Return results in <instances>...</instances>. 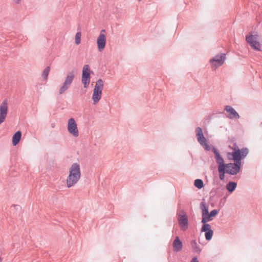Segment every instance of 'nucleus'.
<instances>
[{
    "mask_svg": "<svg viewBox=\"0 0 262 262\" xmlns=\"http://www.w3.org/2000/svg\"><path fill=\"white\" fill-rule=\"evenodd\" d=\"M229 147L232 149V151L227 154V158L229 160H233L235 163L225 164V170L227 173L234 175L239 171L241 160L247 155L248 150L246 148L239 149L235 144H234L232 147Z\"/></svg>",
    "mask_w": 262,
    "mask_h": 262,
    "instance_id": "nucleus-1",
    "label": "nucleus"
},
{
    "mask_svg": "<svg viewBox=\"0 0 262 262\" xmlns=\"http://www.w3.org/2000/svg\"><path fill=\"white\" fill-rule=\"evenodd\" d=\"M81 177L80 167L78 163H73L69 169V174L66 179L67 187L70 188L75 186Z\"/></svg>",
    "mask_w": 262,
    "mask_h": 262,
    "instance_id": "nucleus-2",
    "label": "nucleus"
},
{
    "mask_svg": "<svg viewBox=\"0 0 262 262\" xmlns=\"http://www.w3.org/2000/svg\"><path fill=\"white\" fill-rule=\"evenodd\" d=\"M103 86L104 82L101 79H99L96 81L92 95V100L94 105L96 104L101 98Z\"/></svg>",
    "mask_w": 262,
    "mask_h": 262,
    "instance_id": "nucleus-3",
    "label": "nucleus"
},
{
    "mask_svg": "<svg viewBox=\"0 0 262 262\" xmlns=\"http://www.w3.org/2000/svg\"><path fill=\"white\" fill-rule=\"evenodd\" d=\"M75 74L76 72L74 70L67 73L63 83L59 88V93L60 95L63 94L70 88L73 81Z\"/></svg>",
    "mask_w": 262,
    "mask_h": 262,
    "instance_id": "nucleus-4",
    "label": "nucleus"
},
{
    "mask_svg": "<svg viewBox=\"0 0 262 262\" xmlns=\"http://www.w3.org/2000/svg\"><path fill=\"white\" fill-rule=\"evenodd\" d=\"M246 40L252 48L255 50H260V44L258 35L257 34L247 35Z\"/></svg>",
    "mask_w": 262,
    "mask_h": 262,
    "instance_id": "nucleus-5",
    "label": "nucleus"
},
{
    "mask_svg": "<svg viewBox=\"0 0 262 262\" xmlns=\"http://www.w3.org/2000/svg\"><path fill=\"white\" fill-rule=\"evenodd\" d=\"M67 130L69 133L74 137H78L79 136V130L77 124L73 118H71L68 120Z\"/></svg>",
    "mask_w": 262,
    "mask_h": 262,
    "instance_id": "nucleus-6",
    "label": "nucleus"
},
{
    "mask_svg": "<svg viewBox=\"0 0 262 262\" xmlns=\"http://www.w3.org/2000/svg\"><path fill=\"white\" fill-rule=\"evenodd\" d=\"M226 58V54L224 53H221L211 58L210 60L211 68L213 69H216L217 68L223 65L225 62Z\"/></svg>",
    "mask_w": 262,
    "mask_h": 262,
    "instance_id": "nucleus-7",
    "label": "nucleus"
},
{
    "mask_svg": "<svg viewBox=\"0 0 262 262\" xmlns=\"http://www.w3.org/2000/svg\"><path fill=\"white\" fill-rule=\"evenodd\" d=\"M8 112V103L5 99L0 104V125L5 121Z\"/></svg>",
    "mask_w": 262,
    "mask_h": 262,
    "instance_id": "nucleus-8",
    "label": "nucleus"
},
{
    "mask_svg": "<svg viewBox=\"0 0 262 262\" xmlns=\"http://www.w3.org/2000/svg\"><path fill=\"white\" fill-rule=\"evenodd\" d=\"M105 31L104 30H102L97 39V45L98 50L101 52L105 48L106 42Z\"/></svg>",
    "mask_w": 262,
    "mask_h": 262,
    "instance_id": "nucleus-9",
    "label": "nucleus"
},
{
    "mask_svg": "<svg viewBox=\"0 0 262 262\" xmlns=\"http://www.w3.org/2000/svg\"><path fill=\"white\" fill-rule=\"evenodd\" d=\"M195 132L197 140L199 143L203 146L206 150H209V146L206 143V140L203 135L201 128L199 127H197L196 128Z\"/></svg>",
    "mask_w": 262,
    "mask_h": 262,
    "instance_id": "nucleus-10",
    "label": "nucleus"
},
{
    "mask_svg": "<svg viewBox=\"0 0 262 262\" xmlns=\"http://www.w3.org/2000/svg\"><path fill=\"white\" fill-rule=\"evenodd\" d=\"M225 110L229 113L228 117L230 119H238L240 116L236 111L231 106L227 105L225 107Z\"/></svg>",
    "mask_w": 262,
    "mask_h": 262,
    "instance_id": "nucleus-11",
    "label": "nucleus"
},
{
    "mask_svg": "<svg viewBox=\"0 0 262 262\" xmlns=\"http://www.w3.org/2000/svg\"><path fill=\"white\" fill-rule=\"evenodd\" d=\"M212 150L214 154L216 162L217 163V164L219 165V166H222L223 167L225 166L224 159H223L222 156L220 155V153L217 150V149H215V148H213Z\"/></svg>",
    "mask_w": 262,
    "mask_h": 262,
    "instance_id": "nucleus-12",
    "label": "nucleus"
},
{
    "mask_svg": "<svg viewBox=\"0 0 262 262\" xmlns=\"http://www.w3.org/2000/svg\"><path fill=\"white\" fill-rule=\"evenodd\" d=\"M188 228V221L185 214L181 213V230L185 231Z\"/></svg>",
    "mask_w": 262,
    "mask_h": 262,
    "instance_id": "nucleus-13",
    "label": "nucleus"
},
{
    "mask_svg": "<svg viewBox=\"0 0 262 262\" xmlns=\"http://www.w3.org/2000/svg\"><path fill=\"white\" fill-rule=\"evenodd\" d=\"M21 133L18 130L16 132L12 137V144L14 146H16L19 143L21 139Z\"/></svg>",
    "mask_w": 262,
    "mask_h": 262,
    "instance_id": "nucleus-14",
    "label": "nucleus"
},
{
    "mask_svg": "<svg viewBox=\"0 0 262 262\" xmlns=\"http://www.w3.org/2000/svg\"><path fill=\"white\" fill-rule=\"evenodd\" d=\"M89 66L88 65H84L82 69V77L91 78Z\"/></svg>",
    "mask_w": 262,
    "mask_h": 262,
    "instance_id": "nucleus-15",
    "label": "nucleus"
},
{
    "mask_svg": "<svg viewBox=\"0 0 262 262\" xmlns=\"http://www.w3.org/2000/svg\"><path fill=\"white\" fill-rule=\"evenodd\" d=\"M173 249L175 251H179L180 250V241L179 237H177L173 244Z\"/></svg>",
    "mask_w": 262,
    "mask_h": 262,
    "instance_id": "nucleus-16",
    "label": "nucleus"
},
{
    "mask_svg": "<svg viewBox=\"0 0 262 262\" xmlns=\"http://www.w3.org/2000/svg\"><path fill=\"white\" fill-rule=\"evenodd\" d=\"M218 171L219 172L220 179L221 180H224L225 178V173L226 171L225 166H218Z\"/></svg>",
    "mask_w": 262,
    "mask_h": 262,
    "instance_id": "nucleus-17",
    "label": "nucleus"
},
{
    "mask_svg": "<svg viewBox=\"0 0 262 262\" xmlns=\"http://www.w3.org/2000/svg\"><path fill=\"white\" fill-rule=\"evenodd\" d=\"M236 187V183L234 182H229L226 186V188L230 192H232Z\"/></svg>",
    "mask_w": 262,
    "mask_h": 262,
    "instance_id": "nucleus-18",
    "label": "nucleus"
},
{
    "mask_svg": "<svg viewBox=\"0 0 262 262\" xmlns=\"http://www.w3.org/2000/svg\"><path fill=\"white\" fill-rule=\"evenodd\" d=\"M212 219L210 216V214L207 213L206 214L202 215V222L204 224L208 222L212 221Z\"/></svg>",
    "mask_w": 262,
    "mask_h": 262,
    "instance_id": "nucleus-19",
    "label": "nucleus"
},
{
    "mask_svg": "<svg viewBox=\"0 0 262 262\" xmlns=\"http://www.w3.org/2000/svg\"><path fill=\"white\" fill-rule=\"evenodd\" d=\"M194 185L196 188L201 189L204 186L203 182L201 179H196L194 181Z\"/></svg>",
    "mask_w": 262,
    "mask_h": 262,
    "instance_id": "nucleus-20",
    "label": "nucleus"
},
{
    "mask_svg": "<svg viewBox=\"0 0 262 262\" xmlns=\"http://www.w3.org/2000/svg\"><path fill=\"white\" fill-rule=\"evenodd\" d=\"M81 33L80 32H78L76 33L75 36V42L77 45H78L81 42Z\"/></svg>",
    "mask_w": 262,
    "mask_h": 262,
    "instance_id": "nucleus-21",
    "label": "nucleus"
},
{
    "mask_svg": "<svg viewBox=\"0 0 262 262\" xmlns=\"http://www.w3.org/2000/svg\"><path fill=\"white\" fill-rule=\"evenodd\" d=\"M50 70V67H47L43 71L42 76L43 77V78L45 79V80H46L48 78V76Z\"/></svg>",
    "mask_w": 262,
    "mask_h": 262,
    "instance_id": "nucleus-22",
    "label": "nucleus"
},
{
    "mask_svg": "<svg viewBox=\"0 0 262 262\" xmlns=\"http://www.w3.org/2000/svg\"><path fill=\"white\" fill-rule=\"evenodd\" d=\"M90 79L91 78L82 77L81 81L83 84L84 88H86L89 86L90 82Z\"/></svg>",
    "mask_w": 262,
    "mask_h": 262,
    "instance_id": "nucleus-23",
    "label": "nucleus"
},
{
    "mask_svg": "<svg viewBox=\"0 0 262 262\" xmlns=\"http://www.w3.org/2000/svg\"><path fill=\"white\" fill-rule=\"evenodd\" d=\"M213 231L212 230H209L208 231H206L205 234V238L207 241H209L211 239L212 236L213 235Z\"/></svg>",
    "mask_w": 262,
    "mask_h": 262,
    "instance_id": "nucleus-24",
    "label": "nucleus"
},
{
    "mask_svg": "<svg viewBox=\"0 0 262 262\" xmlns=\"http://www.w3.org/2000/svg\"><path fill=\"white\" fill-rule=\"evenodd\" d=\"M209 230H212L211 229L210 225L209 224L205 223L202 228V231L206 232Z\"/></svg>",
    "mask_w": 262,
    "mask_h": 262,
    "instance_id": "nucleus-25",
    "label": "nucleus"
},
{
    "mask_svg": "<svg viewBox=\"0 0 262 262\" xmlns=\"http://www.w3.org/2000/svg\"><path fill=\"white\" fill-rule=\"evenodd\" d=\"M201 206L202 210V215L206 214L207 213H208V209L204 203H202Z\"/></svg>",
    "mask_w": 262,
    "mask_h": 262,
    "instance_id": "nucleus-26",
    "label": "nucleus"
},
{
    "mask_svg": "<svg viewBox=\"0 0 262 262\" xmlns=\"http://www.w3.org/2000/svg\"><path fill=\"white\" fill-rule=\"evenodd\" d=\"M217 213H218V211L217 210H215V209L213 210L209 213L210 216H211V217L213 216H215L217 214Z\"/></svg>",
    "mask_w": 262,
    "mask_h": 262,
    "instance_id": "nucleus-27",
    "label": "nucleus"
},
{
    "mask_svg": "<svg viewBox=\"0 0 262 262\" xmlns=\"http://www.w3.org/2000/svg\"><path fill=\"white\" fill-rule=\"evenodd\" d=\"M191 262H199V261L196 257H194L193 258Z\"/></svg>",
    "mask_w": 262,
    "mask_h": 262,
    "instance_id": "nucleus-28",
    "label": "nucleus"
},
{
    "mask_svg": "<svg viewBox=\"0 0 262 262\" xmlns=\"http://www.w3.org/2000/svg\"><path fill=\"white\" fill-rule=\"evenodd\" d=\"M3 260V258H2V257L0 256V262H2Z\"/></svg>",
    "mask_w": 262,
    "mask_h": 262,
    "instance_id": "nucleus-29",
    "label": "nucleus"
},
{
    "mask_svg": "<svg viewBox=\"0 0 262 262\" xmlns=\"http://www.w3.org/2000/svg\"><path fill=\"white\" fill-rule=\"evenodd\" d=\"M178 220L179 221H180V219L179 217H178Z\"/></svg>",
    "mask_w": 262,
    "mask_h": 262,
    "instance_id": "nucleus-30",
    "label": "nucleus"
}]
</instances>
